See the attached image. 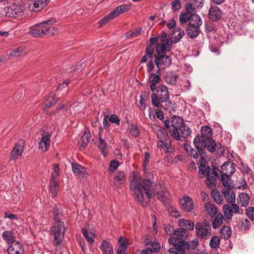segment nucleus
Returning a JSON list of instances; mask_svg holds the SVG:
<instances>
[{"label":"nucleus","instance_id":"nucleus-1","mask_svg":"<svg viewBox=\"0 0 254 254\" xmlns=\"http://www.w3.org/2000/svg\"><path fill=\"white\" fill-rule=\"evenodd\" d=\"M129 180L130 190L133 192V197L138 202L142 203L145 198L150 200L154 195L152 182L149 179H142L137 174L132 172Z\"/></svg>","mask_w":254,"mask_h":254},{"label":"nucleus","instance_id":"nucleus-2","mask_svg":"<svg viewBox=\"0 0 254 254\" xmlns=\"http://www.w3.org/2000/svg\"><path fill=\"white\" fill-rule=\"evenodd\" d=\"M152 105L156 107L172 114L175 112L176 104L170 100V95L167 86L161 85L156 88L151 95Z\"/></svg>","mask_w":254,"mask_h":254},{"label":"nucleus","instance_id":"nucleus-3","mask_svg":"<svg viewBox=\"0 0 254 254\" xmlns=\"http://www.w3.org/2000/svg\"><path fill=\"white\" fill-rule=\"evenodd\" d=\"M160 41V43H158L156 48L157 54L154 55L155 64L158 69L160 70L169 66L172 63L170 57L165 54L166 52L170 51L172 47V44L169 43L168 35L163 32Z\"/></svg>","mask_w":254,"mask_h":254},{"label":"nucleus","instance_id":"nucleus-4","mask_svg":"<svg viewBox=\"0 0 254 254\" xmlns=\"http://www.w3.org/2000/svg\"><path fill=\"white\" fill-rule=\"evenodd\" d=\"M191 129L185 123L184 120L177 116L172 117V127L171 135L177 140H181V138H187L190 136Z\"/></svg>","mask_w":254,"mask_h":254},{"label":"nucleus","instance_id":"nucleus-5","mask_svg":"<svg viewBox=\"0 0 254 254\" xmlns=\"http://www.w3.org/2000/svg\"><path fill=\"white\" fill-rule=\"evenodd\" d=\"M53 214L55 223L51 228V231L54 236V244L58 246L61 244L64 239L65 228L64 222L61 221L63 219V214L60 210L54 208Z\"/></svg>","mask_w":254,"mask_h":254},{"label":"nucleus","instance_id":"nucleus-6","mask_svg":"<svg viewBox=\"0 0 254 254\" xmlns=\"http://www.w3.org/2000/svg\"><path fill=\"white\" fill-rule=\"evenodd\" d=\"M157 127L158 129L157 130V137L159 139L158 146L166 152H172L173 148L166 130L160 127Z\"/></svg>","mask_w":254,"mask_h":254},{"label":"nucleus","instance_id":"nucleus-7","mask_svg":"<svg viewBox=\"0 0 254 254\" xmlns=\"http://www.w3.org/2000/svg\"><path fill=\"white\" fill-rule=\"evenodd\" d=\"M193 143L197 150H203L205 148L210 152H214L216 151V143L213 139L204 138L202 136H198L193 139Z\"/></svg>","mask_w":254,"mask_h":254},{"label":"nucleus","instance_id":"nucleus-8","mask_svg":"<svg viewBox=\"0 0 254 254\" xmlns=\"http://www.w3.org/2000/svg\"><path fill=\"white\" fill-rule=\"evenodd\" d=\"M130 8L129 4H122L119 6L116 7L114 10L105 16L102 19H101L99 23L101 26L105 25L107 22L115 18L121 14H122Z\"/></svg>","mask_w":254,"mask_h":254},{"label":"nucleus","instance_id":"nucleus-9","mask_svg":"<svg viewBox=\"0 0 254 254\" xmlns=\"http://www.w3.org/2000/svg\"><path fill=\"white\" fill-rule=\"evenodd\" d=\"M218 171L219 170L216 168H211L209 166L207 167L206 185L209 189L215 187L217 179L218 178Z\"/></svg>","mask_w":254,"mask_h":254},{"label":"nucleus","instance_id":"nucleus-10","mask_svg":"<svg viewBox=\"0 0 254 254\" xmlns=\"http://www.w3.org/2000/svg\"><path fill=\"white\" fill-rule=\"evenodd\" d=\"M56 22L54 18L50 19L39 23L41 29V34L42 37L45 35L52 36L55 34L57 29L55 27L50 25L53 24Z\"/></svg>","mask_w":254,"mask_h":254},{"label":"nucleus","instance_id":"nucleus-11","mask_svg":"<svg viewBox=\"0 0 254 254\" xmlns=\"http://www.w3.org/2000/svg\"><path fill=\"white\" fill-rule=\"evenodd\" d=\"M201 24L202 21L200 18L196 21L189 23L186 29V33L190 38L193 39L198 36L200 31L199 27Z\"/></svg>","mask_w":254,"mask_h":254},{"label":"nucleus","instance_id":"nucleus-12","mask_svg":"<svg viewBox=\"0 0 254 254\" xmlns=\"http://www.w3.org/2000/svg\"><path fill=\"white\" fill-rule=\"evenodd\" d=\"M22 10L21 5L14 2L8 3L4 7L5 14L9 17L18 16L22 12Z\"/></svg>","mask_w":254,"mask_h":254},{"label":"nucleus","instance_id":"nucleus-13","mask_svg":"<svg viewBox=\"0 0 254 254\" xmlns=\"http://www.w3.org/2000/svg\"><path fill=\"white\" fill-rule=\"evenodd\" d=\"M223 213L227 220H231L233 217V214L240 213L239 206L235 204H226L223 206Z\"/></svg>","mask_w":254,"mask_h":254},{"label":"nucleus","instance_id":"nucleus-14","mask_svg":"<svg viewBox=\"0 0 254 254\" xmlns=\"http://www.w3.org/2000/svg\"><path fill=\"white\" fill-rule=\"evenodd\" d=\"M188 252V245L186 241H181L177 246L168 250V253L172 254H187Z\"/></svg>","mask_w":254,"mask_h":254},{"label":"nucleus","instance_id":"nucleus-15","mask_svg":"<svg viewBox=\"0 0 254 254\" xmlns=\"http://www.w3.org/2000/svg\"><path fill=\"white\" fill-rule=\"evenodd\" d=\"M200 17L196 14H191L186 11H182L179 15L180 22L181 25L186 24L187 22H194L197 21Z\"/></svg>","mask_w":254,"mask_h":254},{"label":"nucleus","instance_id":"nucleus-16","mask_svg":"<svg viewBox=\"0 0 254 254\" xmlns=\"http://www.w3.org/2000/svg\"><path fill=\"white\" fill-rule=\"evenodd\" d=\"M157 197L161 202L166 203L169 199L170 194L168 191L164 190L160 185L156 184L155 185V190Z\"/></svg>","mask_w":254,"mask_h":254},{"label":"nucleus","instance_id":"nucleus-17","mask_svg":"<svg viewBox=\"0 0 254 254\" xmlns=\"http://www.w3.org/2000/svg\"><path fill=\"white\" fill-rule=\"evenodd\" d=\"M160 74V70L158 69L156 73H150L149 75V81L150 83V88L152 92L155 91L157 88V84L161 81Z\"/></svg>","mask_w":254,"mask_h":254},{"label":"nucleus","instance_id":"nucleus-18","mask_svg":"<svg viewBox=\"0 0 254 254\" xmlns=\"http://www.w3.org/2000/svg\"><path fill=\"white\" fill-rule=\"evenodd\" d=\"M24 146V142L23 140L17 142L11 152L10 160H16L21 155Z\"/></svg>","mask_w":254,"mask_h":254},{"label":"nucleus","instance_id":"nucleus-19","mask_svg":"<svg viewBox=\"0 0 254 254\" xmlns=\"http://www.w3.org/2000/svg\"><path fill=\"white\" fill-rule=\"evenodd\" d=\"M195 229L197 236L202 239L207 240L211 236V228H203L200 224H196Z\"/></svg>","mask_w":254,"mask_h":254},{"label":"nucleus","instance_id":"nucleus-20","mask_svg":"<svg viewBox=\"0 0 254 254\" xmlns=\"http://www.w3.org/2000/svg\"><path fill=\"white\" fill-rule=\"evenodd\" d=\"M235 163L233 162H226L221 166L222 176L232 175L235 172Z\"/></svg>","mask_w":254,"mask_h":254},{"label":"nucleus","instance_id":"nucleus-21","mask_svg":"<svg viewBox=\"0 0 254 254\" xmlns=\"http://www.w3.org/2000/svg\"><path fill=\"white\" fill-rule=\"evenodd\" d=\"M222 12L217 6H211L208 12L209 18L212 21H217L221 18Z\"/></svg>","mask_w":254,"mask_h":254},{"label":"nucleus","instance_id":"nucleus-22","mask_svg":"<svg viewBox=\"0 0 254 254\" xmlns=\"http://www.w3.org/2000/svg\"><path fill=\"white\" fill-rule=\"evenodd\" d=\"M182 209L187 212H190L194 208V203L192 199L189 196L183 197L180 200Z\"/></svg>","mask_w":254,"mask_h":254},{"label":"nucleus","instance_id":"nucleus-23","mask_svg":"<svg viewBox=\"0 0 254 254\" xmlns=\"http://www.w3.org/2000/svg\"><path fill=\"white\" fill-rule=\"evenodd\" d=\"M7 252L9 254H22L24 250L21 243L15 241L10 244L7 249Z\"/></svg>","mask_w":254,"mask_h":254},{"label":"nucleus","instance_id":"nucleus-24","mask_svg":"<svg viewBox=\"0 0 254 254\" xmlns=\"http://www.w3.org/2000/svg\"><path fill=\"white\" fill-rule=\"evenodd\" d=\"M50 134H46L42 135V139L39 142V149H41L43 151H46L49 148L51 143Z\"/></svg>","mask_w":254,"mask_h":254},{"label":"nucleus","instance_id":"nucleus-25","mask_svg":"<svg viewBox=\"0 0 254 254\" xmlns=\"http://www.w3.org/2000/svg\"><path fill=\"white\" fill-rule=\"evenodd\" d=\"M146 249L143 251H147V253H158L160 251L161 246L159 242L156 241H150L145 244Z\"/></svg>","mask_w":254,"mask_h":254},{"label":"nucleus","instance_id":"nucleus-26","mask_svg":"<svg viewBox=\"0 0 254 254\" xmlns=\"http://www.w3.org/2000/svg\"><path fill=\"white\" fill-rule=\"evenodd\" d=\"M185 35L184 30L181 28H176L174 29L172 34L171 43L176 44L179 42Z\"/></svg>","mask_w":254,"mask_h":254},{"label":"nucleus","instance_id":"nucleus-27","mask_svg":"<svg viewBox=\"0 0 254 254\" xmlns=\"http://www.w3.org/2000/svg\"><path fill=\"white\" fill-rule=\"evenodd\" d=\"M179 225L186 232L188 230L192 231L194 229V224L192 221L187 219H180L178 221Z\"/></svg>","mask_w":254,"mask_h":254},{"label":"nucleus","instance_id":"nucleus-28","mask_svg":"<svg viewBox=\"0 0 254 254\" xmlns=\"http://www.w3.org/2000/svg\"><path fill=\"white\" fill-rule=\"evenodd\" d=\"M204 209L207 214L211 217H214L217 213L218 208L215 204L209 202H206L204 204Z\"/></svg>","mask_w":254,"mask_h":254},{"label":"nucleus","instance_id":"nucleus-29","mask_svg":"<svg viewBox=\"0 0 254 254\" xmlns=\"http://www.w3.org/2000/svg\"><path fill=\"white\" fill-rule=\"evenodd\" d=\"M100 249L103 254H113V248L111 244L106 240L102 242Z\"/></svg>","mask_w":254,"mask_h":254},{"label":"nucleus","instance_id":"nucleus-30","mask_svg":"<svg viewBox=\"0 0 254 254\" xmlns=\"http://www.w3.org/2000/svg\"><path fill=\"white\" fill-rule=\"evenodd\" d=\"M2 237L8 244H11L15 241V236L12 231H4L2 234Z\"/></svg>","mask_w":254,"mask_h":254},{"label":"nucleus","instance_id":"nucleus-31","mask_svg":"<svg viewBox=\"0 0 254 254\" xmlns=\"http://www.w3.org/2000/svg\"><path fill=\"white\" fill-rule=\"evenodd\" d=\"M214 217L215 218L212 222V226L213 229H216L222 225L224 216L221 213L219 212Z\"/></svg>","mask_w":254,"mask_h":254},{"label":"nucleus","instance_id":"nucleus-32","mask_svg":"<svg viewBox=\"0 0 254 254\" xmlns=\"http://www.w3.org/2000/svg\"><path fill=\"white\" fill-rule=\"evenodd\" d=\"M178 75L174 72H168L165 76V81L168 84L175 85L177 84Z\"/></svg>","mask_w":254,"mask_h":254},{"label":"nucleus","instance_id":"nucleus-33","mask_svg":"<svg viewBox=\"0 0 254 254\" xmlns=\"http://www.w3.org/2000/svg\"><path fill=\"white\" fill-rule=\"evenodd\" d=\"M232 189H226L223 192L225 198L229 203H233L235 202V194Z\"/></svg>","mask_w":254,"mask_h":254},{"label":"nucleus","instance_id":"nucleus-34","mask_svg":"<svg viewBox=\"0 0 254 254\" xmlns=\"http://www.w3.org/2000/svg\"><path fill=\"white\" fill-rule=\"evenodd\" d=\"M221 180L223 185L226 189H231L234 188V184L233 181L228 176H221Z\"/></svg>","mask_w":254,"mask_h":254},{"label":"nucleus","instance_id":"nucleus-35","mask_svg":"<svg viewBox=\"0 0 254 254\" xmlns=\"http://www.w3.org/2000/svg\"><path fill=\"white\" fill-rule=\"evenodd\" d=\"M237 200L238 202L242 203V206L246 207L249 203L250 197L247 193L243 192L239 195Z\"/></svg>","mask_w":254,"mask_h":254},{"label":"nucleus","instance_id":"nucleus-36","mask_svg":"<svg viewBox=\"0 0 254 254\" xmlns=\"http://www.w3.org/2000/svg\"><path fill=\"white\" fill-rule=\"evenodd\" d=\"M54 172L51 174V178L50 182H58L60 177V172L59 169V165L58 164H55L54 165Z\"/></svg>","mask_w":254,"mask_h":254},{"label":"nucleus","instance_id":"nucleus-37","mask_svg":"<svg viewBox=\"0 0 254 254\" xmlns=\"http://www.w3.org/2000/svg\"><path fill=\"white\" fill-rule=\"evenodd\" d=\"M212 134V131L211 128L208 127H202L201 129V135L204 138L212 139L211 136Z\"/></svg>","mask_w":254,"mask_h":254},{"label":"nucleus","instance_id":"nucleus-38","mask_svg":"<svg viewBox=\"0 0 254 254\" xmlns=\"http://www.w3.org/2000/svg\"><path fill=\"white\" fill-rule=\"evenodd\" d=\"M90 137V133H87L86 131L81 137V144L79 148L80 150L84 149L89 143V140Z\"/></svg>","mask_w":254,"mask_h":254},{"label":"nucleus","instance_id":"nucleus-39","mask_svg":"<svg viewBox=\"0 0 254 254\" xmlns=\"http://www.w3.org/2000/svg\"><path fill=\"white\" fill-rule=\"evenodd\" d=\"M220 233L221 234V236L225 239L229 238L232 234V231L230 227L226 226H224L221 228Z\"/></svg>","mask_w":254,"mask_h":254},{"label":"nucleus","instance_id":"nucleus-40","mask_svg":"<svg viewBox=\"0 0 254 254\" xmlns=\"http://www.w3.org/2000/svg\"><path fill=\"white\" fill-rule=\"evenodd\" d=\"M59 101V98L55 95L49 96L46 100L45 104L47 108H49L54 105Z\"/></svg>","mask_w":254,"mask_h":254},{"label":"nucleus","instance_id":"nucleus-41","mask_svg":"<svg viewBox=\"0 0 254 254\" xmlns=\"http://www.w3.org/2000/svg\"><path fill=\"white\" fill-rule=\"evenodd\" d=\"M50 191L52 194V195L54 197H55L57 195L58 193V189L59 186L58 182H50Z\"/></svg>","mask_w":254,"mask_h":254},{"label":"nucleus","instance_id":"nucleus-42","mask_svg":"<svg viewBox=\"0 0 254 254\" xmlns=\"http://www.w3.org/2000/svg\"><path fill=\"white\" fill-rule=\"evenodd\" d=\"M212 197L214 200L218 204H222L223 201L222 196H221L218 191L216 190H213L211 191Z\"/></svg>","mask_w":254,"mask_h":254},{"label":"nucleus","instance_id":"nucleus-43","mask_svg":"<svg viewBox=\"0 0 254 254\" xmlns=\"http://www.w3.org/2000/svg\"><path fill=\"white\" fill-rule=\"evenodd\" d=\"M41 29L40 28L39 23L35 25L34 27H31L29 33L34 37H42L41 34Z\"/></svg>","mask_w":254,"mask_h":254},{"label":"nucleus","instance_id":"nucleus-44","mask_svg":"<svg viewBox=\"0 0 254 254\" xmlns=\"http://www.w3.org/2000/svg\"><path fill=\"white\" fill-rule=\"evenodd\" d=\"M34 7L37 9V10L45 7L48 3V0H33Z\"/></svg>","mask_w":254,"mask_h":254},{"label":"nucleus","instance_id":"nucleus-45","mask_svg":"<svg viewBox=\"0 0 254 254\" xmlns=\"http://www.w3.org/2000/svg\"><path fill=\"white\" fill-rule=\"evenodd\" d=\"M25 50V47L24 46L18 47L15 49L11 50L10 52V55L13 58L18 57L24 52Z\"/></svg>","mask_w":254,"mask_h":254},{"label":"nucleus","instance_id":"nucleus-46","mask_svg":"<svg viewBox=\"0 0 254 254\" xmlns=\"http://www.w3.org/2000/svg\"><path fill=\"white\" fill-rule=\"evenodd\" d=\"M188 245V252L190 250H194L197 249L199 245V241L197 238L194 239L193 240L187 242Z\"/></svg>","mask_w":254,"mask_h":254},{"label":"nucleus","instance_id":"nucleus-47","mask_svg":"<svg viewBox=\"0 0 254 254\" xmlns=\"http://www.w3.org/2000/svg\"><path fill=\"white\" fill-rule=\"evenodd\" d=\"M220 240L217 236H213L209 242V246L211 248H217L219 246Z\"/></svg>","mask_w":254,"mask_h":254},{"label":"nucleus","instance_id":"nucleus-48","mask_svg":"<svg viewBox=\"0 0 254 254\" xmlns=\"http://www.w3.org/2000/svg\"><path fill=\"white\" fill-rule=\"evenodd\" d=\"M82 233L83 236L86 238L87 241L90 244H93L94 243V241L93 239V236H90L88 232L87 229L86 228H83L82 229Z\"/></svg>","mask_w":254,"mask_h":254},{"label":"nucleus","instance_id":"nucleus-49","mask_svg":"<svg viewBox=\"0 0 254 254\" xmlns=\"http://www.w3.org/2000/svg\"><path fill=\"white\" fill-rule=\"evenodd\" d=\"M129 132L131 135L135 137L138 136L140 133L138 127L133 124L130 125L129 128Z\"/></svg>","mask_w":254,"mask_h":254},{"label":"nucleus","instance_id":"nucleus-50","mask_svg":"<svg viewBox=\"0 0 254 254\" xmlns=\"http://www.w3.org/2000/svg\"><path fill=\"white\" fill-rule=\"evenodd\" d=\"M99 147L100 149L101 150L104 156H106V153H105V150L107 148V143L105 141L104 139L102 138L100 134L99 135Z\"/></svg>","mask_w":254,"mask_h":254},{"label":"nucleus","instance_id":"nucleus-51","mask_svg":"<svg viewBox=\"0 0 254 254\" xmlns=\"http://www.w3.org/2000/svg\"><path fill=\"white\" fill-rule=\"evenodd\" d=\"M72 168L74 174H76L78 175H80L82 174V170L84 169V168L81 166L76 163H72Z\"/></svg>","mask_w":254,"mask_h":254},{"label":"nucleus","instance_id":"nucleus-52","mask_svg":"<svg viewBox=\"0 0 254 254\" xmlns=\"http://www.w3.org/2000/svg\"><path fill=\"white\" fill-rule=\"evenodd\" d=\"M207 168L205 166L201 164L198 167V175L200 178H203L206 175Z\"/></svg>","mask_w":254,"mask_h":254},{"label":"nucleus","instance_id":"nucleus-53","mask_svg":"<svg viewBox=\"0 0 254 254\" xmlns=\"http://www.w3.org/2000/svg\"><path fill=\"white\" fill-rule=\"evenodd\" d=\"M195 8L193 2L187 3L185 5V11L191 14H195Z\"/></svg>","mask_w":254,"mask_h":254},{"label":"nucleus","instance_id":"nucleus-54","mask_svg":"<svg viewBox=\"0 0 254 254\" xmlns=\"http://www.w3.org/2000/svg\"><path fill=\"white\" fill-rule=\"evenodd\" d=\"M186 232L185 231L184 229L182 227L181 228H178L177 229L175 230L174 233H173V235L176 236L177 238L181 239L183 238L185 235H186Z\"/></svg>","mask_w":254,"mask_h":254},{"label":"nucleus","instance_id":"nucleus-55","mask_svg":"<svg viewBox=\"0 0 254 254\" xmlns=\"http://www.w3.org/2000/svg\"><path fill=\"white\" fill-rule=\"evenodd\" d=\"M185 149L187 152L190 154V155L193 157L194 158L196 159L198 157V153L194 149L192 148L190 146H185Z\"/></svg>","mask_w":254,"mask_h":254},{"label":"nucleus","instance_id":"nucleus-56","mask_svg":"<svg viewBox=\"0 0 254 254\" xmlns=\"http://www.w3.org/2000/svg\"><path fill=\"white\" fill-rule=\"evenodd\" d=\"M168 212L172 217L178 218L180 216V212L177 209L173 207H170L168 208Z\"/></svg>","mask_w":254,"mask_h":254},{"label":"nucleus","instance_id":"nucleus-57","mask_svg":"<svg viewBox=\"0 0 254 254\" xmlns=\"http://www.w3.org/2000/svg\"><path fill=\"white\" fill-rule=\"evenodd\" d=\"M141 30V28L136 29L133 31H130L127 33L126 36L127 38L138 36L140 35Z\"/></svg>","mask_w":254,"mask_h":254},{"label":"nucleus","instance_id":"nucleus-58","mask_svg":"<svg viewBox=\"0 0 254 254\" xmlns=\"http://www.w3.org/2000/svg\"><path fill=\"white\" fill-rule=\"evenodd\" d=\"M125 178L124 172L123 171H119L115 175L114 179L115 181L119 182L124 181Z\"/></svg>","mask_w":254,"mask_h":254},{"label":"nucleus","instance_id":"nucleus-59","mask_svg":"<svg viewBox=\"0 0 254 254\" xmlns=\"http://www.w3.org/2000/svg\"><path fill=\"white\" fill-rule=\"evenodd\" d=\"M246 214L251 220H254V207H248L246 210Z\"/></svg>","mask_w":254,"mask_h":254},{"label":"nucleus","instance_id":"nucleus-60","mask_svg":"<svg viewBox=\"0 0 254 254\" xmlns=\"http://www.w3.org/2000/svg\"><path fill=\"white\" fill-rule=\"evenodd\" d=\"M119 166V163L118 161L113 160L110 162L109 170L110 171L113 172L116 169H117Z\"/></svg>","mask_w":254,"mask_h":254},{"label":"nucleus","instance_id":"nucleus-61","mask_svg":"<svg viewBox=\"0 0 254 254\" xmlns=\"http://www.w3.org/2000/svg\"><path fill=\"white\" fill-rule=\"evenodd\" d=\"M109 121L112 123H114L117 125H119L120 124V120L117 115L113 114L110 116L109 118Z\"/></svg>","mask_w":254,"mask_h":254},{"label":"nucleus","instance_id":"nucleus-62","mask_svg":"<svg viewBox=\"0 0 254 254\" xmlns=\"http://www.w3.org/2000/svg\"><path fill=\"white\" fill-rule=\"evenodd\" d=\"M172 9L174 11L179 10L181 7V3L180 0H175L172 2Z\"/></svg>","mask_w":254,"mask_h":254},{"label":"nucleus","instance_id":"nucleus-63","mask_svg":"<svg viewBox=\"0 0 254 254\" xmlns=\"http://www.w3.org/2000/svg\"><path fill=\"white\" fill-rule=\"evenodd\" d=\"M127 247L125 243H123L119 246L117 251V254H125Z\"/></svg>","mask_w":254,"mask_h":254},{"label":"nucleus","instance_id":"nucleus-64","mask_svg":"<svg viewBox=\"0 0 254 254\" xmlns=\"http://www.w3.org/2000/svg\"><path fill=\"white\" fill-rule=\"evenodd\" d=\"M154 53V48L151 45L147 46L146 50V55H148L149 58L152 59Z\"/></svg>","mask_w":254,"mask_h":254}]
</instances>
